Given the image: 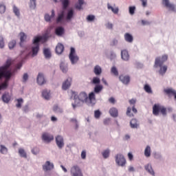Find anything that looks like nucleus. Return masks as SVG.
Segmentation results:
<instances>
[{"instance_id":"052dcab7","label":"nucleus","mask_w":176,"mask_h":176,"mask_svg":"<svg viewBox=\"0 0 176 176\" xmlns=\"http://www.w3.org/2000/svg\"><path fill=\"white\" fill-rule=\"evenodd\" d=\"M142 25H149L151 23L148 21L142 20Z\"/></svg>"},{"instance_id":"69168bd1","label":"nucleus","mask_w":176,"mask_h":176,"mask_svg":"<svg viewBox=\"0 0 176 176\" xmlns=\"http://www.w3.org/2000/svg\"><path fill=\"white\" fill-rule=\"evenodd\" d=\"M60 69L63 72V74H65L67 71H68V68L67 67H60Z\"/></svg>"},{"instance_id":"13d9d810","label":"nucleus","mask_w":176,"mask_h":176,"mask_svg":"<svg viewBox=\"0 0 176 176\" xmlns=\"http://www.w3.org/2000/svg\"><path fill=\"white\" fill-rule=\"evenodd\" d=\"M142 2V5L143 8H146V5L148 3V0H140Z\"/></svg>"},{"instance_id":"412c9836","label":"nucleus","mask_w":176,"mask_h":176,"mask_svg":"<svg viewBox=\"0 0 176 176\" xmlns=\"http://www.w3.org/2000/svg\"><path fill=\"white\" fill-rule=\"evenodd\" d=\"M109 113L111 116H113V118H118V109L115 107H112L109 110Z\"/></svg>"},{"instance_id":"473e14b6","label":"nucleus","mask_w":176,"mask_h":176,"mask_svg":"<svg viewBox=\"0 0 176 176\" xmlns=\"http://www.w3.org/2000/svg\"><path fill=\"white\" fill-rule=\"evenodd\" d=\"M13 64H14V60L8 58L6 62V65L4 67H10V65H13Z\"/></svg>"},{"instance_id":"680f3d73","label":"nucleus","mask_w":176,"mask_h":176,"mask_svg":"<svg viewBox=\"0 0 176 176\" xmlns=\"http://www.w3.org/2000/svg\"><path fill=\"white\" fill-rule=\"evenodd\" d=\"M109 102H110L111 104H115V102H116V100L114 99L113 97H111L109 98Z\"/></svg>"},{"instance_id":"a878e982","label":"nucleus","mask_w":176,"mask_h":176,"mask_svg":"<svg viewBox=\"0 0 176 176\" xmlns=\"http://www.w3.org/2000/svg\"><path fill=\"white\" fill-rule=\"evenodd\" d=\"M54 16H55L54 10H52L51 16L47 14H46L45 15V21H48V22L50 21V20H52V19H53V17H54Z\"/></svg>"},{"instance_id":"5fc2aeb1","label":"nucleus","mask_w":176,"mask_h":176,"mask_svg":"<svg viewBox=\"0 0 176 176\" xmlns=\"http://www.w3.org/2000/svg\"><path fill=\"white\" fill-rule=\"evenodd\" d=\"M135 12V6H130L129 7L130 14H134Z\"/></svg>"},{"instance_id":"2f4dec72","label":"nucleus","mask_w":176,"mask_h":176,"mask_svg":"<svg viewBox=\"0 0 176 176\" xmlns=\"http://www.w3.org/2000/svg\"><path fill=\"white\" fill-rule=\"evenodd\" d=\"M16 101L17 102V103L16 104V108H21V104H23V102H24V100H23V98H21L16 99Z\"/></svg>"},{"instance_id":"6ab92c4d","label":"nucleus","mask_w":176,"mask_h":176,"mask_svg":"<svg viewBox=\"0 0 176 176\" xmlns=\"http://www.w3.org/2000/svg\"><path fill=\"white\" fill-rule=\"evenodd\" d=\"M64 28L63 27H58L56 28L55 30V34L56 35H57V36H62L63 35H64Z\"/></svg>"},{"instance_id":"ea45409f","label":"nucleus","mask_w":176,"mask_h":176,"mask_svg":"<svg viewBox=\"0 0 176 176\" xmlns=\"http://www.w3.org/2000/svg\"><path fill=\"white\" fill-rule=\"evenodd\" d=\"M6 12V6L3 4H0V13L1 14H3Z\"/></svg>"},{"instance_id":"4c0bfd02","label":"nucleus","mask_w":176,"mask_h":176,"mask_svg":"<svg viewBox=\"0 0 176 176\" xmlns=\"http://www.w3.org/2000/svg\"><path fill=\"white\" fill-rule=\"evenodd\" d=\"M13 12L14 14L17 16V17H20V10H19L16 6H13Z\"/></svg>"},{"instance_id":"39448f33","label":"nucleus","mask_w":176,"mask_h":176,"mask_svg":"<svg viewBox=\"0 0 176 176\" xmlns=\"http://www.w3.org/2000/svg\"><path fill=\"white\" fill-rule=\"evenodd\" d=\"M69 58L72 64H76V63L79 61V56H78V55L76 54V51L75 50V48L74 47L70 48Z\"/></svg>"},{"instance_id":"7c9ffc66","label":"nucleus","mask_w":176,"mask_h":176,"mask_svg":"<svg viewBox=\"0 0 176 176\" xmlns=\"http://www.w3.org/2000/svg\"><path fill=\"white\" fill-rule=\"evenodd\" d=\"M42 96L45 100H49L50 98V92L44 90L42 93Z\"/></svg>"},{"instance_id":"f8f14e48","label":"nucleus","mask_w":176,"mask_h":176,"mask_svg":"<svg viewBox=\"0 0 176 176\" xmlns=\"http://www.w3.org/2000/svg\"><path fill=\"white\" fill-rule=\"evenodd\" d=\"M164 93L168 96V97L174 96V98L176 101V91L173 89L168 88L164 90Z\"/></svg>"},{"instance_id":"f257e3e1","label":"nucleus","mask_w":176,"mask_h":176,"mask_svg":"<svg viewBox=\"0 0 176 176\" xmlns=\"http://www.w3.org/2000/svg\"><path fill=\"white\" fill-rule=\"evenodd\" d=\"M8 67H0V79L5 78V80L0 85V90H6L9 86V80L12 78V72L8 70Z\"/></svg>"},{"instance_id":"e433bc0d","label":"nucleus","mask_w":176,"mask_h":176,"mask_svg":"<svg viewBox=\"0 0 176 176\" xmlns=\"http://www.w3.org/2000/svg\"><path fill=\"white\" fill-rule=\"evenodd\" d=\"M102 155L104 157V159H107V157H109V149L104 150Z\"/></svg>"},{"instance_id":"58836bf2","label":"nucleus","mask_w":176,"mask_h":176,"mask_svg":"<svg viewBox=\"0 0 176 176\" xmlns=\"http://www.w3.org/2000/svg\"><path fill=\"white\" fill-rule=\"evenodd\" d=\"M36 0H30V9H35L36 8Z\"/></svg>"},{"instance_id":"f03ea898","label":"nucleus","mask_w":176,"mask_h":176,"mask_svg":"<svg viewBox=\"0 0 176 176\" xmlns=\"http://www.w3.org/2000/svg\"><path fill=\"white\" fill-rule=\"evenodd\" d=\"M75 104H72V107L74 109L76 108V107H80V104H86L89 100V96L86 94V92L82 91L80 93L78 96H74Z\"/></svg>"},{"instance_id":"4468645a","label":"nucleus","mask_w":176,"mask_h":176,"mask_svg":"<svg viewBox=\"0 0 176 176\" xmlns=\"http://www.w3.org/2000/svg\"><path fill=\"white\" fill-rule=\"evenodd\" d=\"M72 82V78H68L62 85L63 90H67L71 87V82Z\"/></svg>"},{"instance_id":"9b49d317","label":"nucleus","mask_w":176,"mask_h":176,"mask_svg":"<svg viewBox=\"0 0 176 176\" xmlns=\"http://www.w3.org/2000/svg\"><path fill=\"white\" fill-rule=\"evenodd\" d=\"M56 145L61 149L64 146V138L61 135H58L56 138Z\"/></svg>"},{"instance_id":"864d4df0","label":"nucleus","mask_w":176,"mask_h":176,"mask_svg":"<svg viewBox=\"0 0 176 176\" xmlns=\"http://www.w3.org/2000/svg\"><path fill=\"white\" fill-rule=\"evenodd\" d=\"M94 73L96 74V75H100V74H101V68L97 67H95Z\"/></svg>"},{"instance_id":"f704fd0d","label":"nucleus","mask_w":176,"mask_h":176,"mask_svg":"<svg viewBox=\"0 0 176 176\" xmlns=\"http://www.w3.org/2000/svg\"><path fill=\"white\" fill-rule=\"evenodd\" d=\"M63 19H64V11L58 14V16L56 19V23H61V21H63Z\"/></svg>"},{"instance_id":"8fccbe9b","label":"nucleus","mask_w":176,"mask_h":176,"mask_svg":"<svg viewBox=\"0 0 176 176\" xmlns=\"http://www.w3.org/2000/svg\"><path fill=\"white\" fill-rule=\"evenodd\" d=\"M94 116L96 119H100V116H101V112L99 110L95 111Z\"/></svg>"},{"instance_id":"e2e57ef3","label":"nucleus","mask_w":176,"mask_h":176,"mask_svg":"<svg viewBox=\"0 0 176 176\" xmlns=\"http://www.w3.org/2000/svg\"><path fill=\"white\" fill-rule=\"evenodd\" d=\"M96 16L94 15H89V21H94Z\"/></svg>"},{"instance_id":"ddd939ff","label":"nucleus","mask_w":176,"mask_h":176,"mask_svg":"<svg viewBox=\"0 0 176 176\" xmlns=\"http://www.w3.org/2000/svg\"><path fill=\"white\" fill-rule=\"evenodd\" d=\"M42 140H43V141H45V142H50V141H53L54 140V138L53 137V135L45 133L42 135Z\"/></svg>"},{"instance_id":"6e6552de","label":"nucleus","mask_w":176,"mask_h":176,"mask_svg":"<svg viewBox=\"0 0 176 176\" xmlns=\"http://www.w3.org/2000/svg\"><path fill=\"white\" fill-rule=\"evenodd\" d=\"M70 173L72 176H83L80 168H79L77 165H74L71 168Z\"/></svg>"},{"instance_id":"cd10ccee","label":"nucleus","mask_w":176,"mask_h":176,"mask_svg":"<svg viewBox=\"0 0 176 176\" xmlns=\"http://www.w3.org/2000/svg\"><path fill=\"white\" fill-rule=\"evenodd\" d=\"M107 8L109 10H111L113 13H114L115 14H118V13H119V8H113L112 7L111 5L108 4L107 5Z\"/></svg>"},{"instance_id":"aec40b11","label":"nucleus","mask_w":176,"mask_h":176,"mask_svg":"<svg viewBox=\"0 0 176 176\" xmlns=\"http://www.w3.org/2000/svg\"><path fill=\"white\" fill-rule=\"evenodd\" d=\"M89 104L91 105H94V104H96V94H94V92H91L89 94Z\"/></svg>"},{"instance_id":"72a5a7b5","label":"nucleus","mask_w":176,"mask_h":176,"mask_svg":"<svg viewBox=\"0 0 176 176\" xmlns=\"http://www.w3.org/2000/svg\"><path fill=\"white\" fill-rule=\"evenodd\" d=\"M16 40H12L9 43H8V47L10 50H12V49H14V47L16 46Z\"/></svg>"},{"instance_id":"f3484780","label":"nucleus","mask_w":176,"mask_h":176,"mask_svg":"<svg viewBox=\"0 0 176 176\" xmlns=\"http://www.w3.org/2000/svg\"><path fill=\"white\" fill-rule=\"evenodd\" d=\"M121 58L124 61H129V59L130 58V55H129V52L126 50L121 51Z\"/></svg>"},{"instance_id":"5701e85b","label":"nucleus","mask_w":176,"mask_h":176,"mask_svg":"<svg viewBox=\"0 0 176 176\" xmlns=\"http://www.w3.org/2000/svg\"><path fill=\"white\" fill-rule=\"evenodd\" d=\"M145 170L149 173L151 175H155V171H153V169L152 168V165L147 164L145 166Z\"/></svg>"},{"instance_id":"c9c22d12","label":"nucleus","mask_w":176,"mask_h":176,"mask_svg":"<svg viewBox=\"0 0 176 176\" xmlns=\"http://www.w3.org/2000/svg\"><path fill=\"white\" fill-rule=\"evenodd\" d=\"M85 3V1L83 0H78V3L76 5V9H78V10H80L82 9V6Z\"/></svg>"},{"instance_id":"423d86ee","label":"nucleus","mask_w":176,"mask_h":176,"mask_svg":"<svg viewBox=\"0 0 176 176\" xmlns=\"http://www.w3.org/2000/svg\"><path fill=\"white\" fill-rule=\"evenodd\" d=\"M116 163L118 166L124 167V166H126V159L124 158V156L122 154H118L116 156Z\"/></svg>"},{"instance_id":"c756f323","label":"nucleus","mask_w":176,"mask_h":176,"mask_svg":"<svg viewBox=\"0 0 176 176\" xmlns=\"http://www.w3.org/2000/svg\"><path fill=\"white\" fill-rule=\"evenodd\" d=\"M19 153L21 157H24L25 159H26V157H27V153H25V151H24V149L19 148Z\"/></svg>"},{"instance_id":"338daca9","label":"nucleus","mask_w":176,"mask_h":176,"mask_svg":"<svg viewBox=\"0 0 176 176\" xmlns=\"http://www.w3.org/2000/svg\"><path fill=\"white\" fill-rule=\"evenodd\" d=\"M81 157H82V159H86V151H82Z\"/></svg>"},{"instance_id":"1a4fd4ad","label":"nucleus","mask_w":176,"mask_h":176,"mask_svg":"<svg viewBox=\"0 0 176 176\" xmlns=\"http://www.w3.org/2000/svg\"><path fill=\"white\" fill-rule=\"evenodd\" d=\"M119 80L123 85H129L130 83V76L120 75Z\"/></svg>"},{"instance_id":"c85d7f7f","label":"nucleus","mask_w":176,"mask_h":176,"mask_svg":"<svg viewBox=\"0 0 176 176\" xmlns=\"http://www.w3.org/2000/svg\"><path fill=\"white\" fill-rule=\"evenodd\" d=\"M144 155L146 157H151V146H147L144 150Z\"/></svg>"},{"instance_id":"774afa93","label":"nucleus","mask_w":176,"mask_h":176,"mask_svg":"<svg viewBox=\"0 0 176 176\" xmlns=\"http://www.w3.org/2000/svg\"><path fill=\"white\" fill-rule=\"evenodd\" d=\"M129 104H130L131 105H133V107H134V105H135V100H134V99L130 100H129Z\"/></svg>"},{"instance_id":"a211bd4d","label":"nucleus","mask_w":176,"mask_h":176,"mask_svg":"<svg viewBox=\"0 0 176 176\" xmlns=\"http://www.w3.org/2000/svg\"><path fill=\"white\" fill-rule=\"evenodd\" d=\"M20 36V43L19 45L21 47L23 46V43H24V42H25V41L27 40V34L24 32H21L19 34Z\"/></svg>"},{"instance_id":"a19ab883","label":"nucleus","mask_w":176,"mask_h":176,"mask_svg":"<svg viewBox=\"0 0 176 176\" xmlns=\"http://www.w3.org/2000/svg\"><path fill=\"white\" fill-rule=\"evenodd\" d=\"M101 80L98 77H94L92 80L93 85H100Z\"/></svg>"},{"instance_id":"c03bdc74","label":"nucleus","mask_w":176,"mask_h":176,"mask_svg":"<svg viewBox=\"0 0 176 176\" xmlns=\"http://www.w3.org/2000/svg\"><path fill=\"white\" fill-rule=\"evenodd\" d=\"M111 74L114 75V76H119V72H118V69L116 67L111 68Z\"/></svg>"},{"instance_id":"de8ad7c7","label":"nucleus","mask_w":176,"mask_h":176,"mask_svg":"<svg viewBox=\"0 0 176 176\" xmlns=\"http://www.w3.org/2000/svg\"><path fill=\"white\" fill-rule=\"evenodd\" d=\"M0 147H1V150H0L1 153H3V154L8 153V148L5 147V146L1 145Z\"/></svg>"},{"instance_id":"9d476101","label":"nucleus","mask_w":176,"mask_h":176,"mask_svg":"<svg viewBox=\"0 0 176 176\" xmlns=\"http://www.w3.org/2000/svg\"><path fill=\"white\" fill-rule=\"evenodd\" d=\"M53 168H54V165L49 161H47L43 166V170L44 171H50V170H53Z\"/></svg>"},{"instance_id":"2eb2a0df","label":"nucleus","mask_w":176,"mask_h":176,"mask_svg":"<svg viewBox=\"0 0 176 176\" xmlns=\"http://www.w3.org/2000/svg\"><path fill=\"white\" fill-rule=\"evenodd\" d=\"M37 83L40 86H42V85H45V83H46V80H45V76L42 73H39L37 76Z\"/></svg>"},{"instance_id":"0e129e2a","label":"nucleus","mask_w":176,"mask_h":176,"mask_svg":"<svg viewBox=\"0 0 176 176\" xmlns=\"http://www.w3.org/2000/svg\"><path fill=\"white\" fill-rule=\"evenodd\" d=\"M71 122H72L73 123H74L76 124V129H78V120H76V119L75 118H72L71 120Z\"/></svg>"},{"instance_id":"49530a36","label":"nucleus","mask_w":176,"mask_h":176,"mask_svg":"<svg viewBox=\"0 0 176 176\" xmlns=\"http://www.w3.org/2000/svg\"><path fill=\"white\" fill-rule=\"evenodd\" d=\"M5 47V41L3 37L0 35V49H3Z\"/></svg>"},{"instance_id":"4d7b16f0","label":"nucleus","mask_w":176,"mask_h":176,"mask_svg":"<svg viewBox=\"0 0 176 176\" xmlns=\"http://www.w3.org/2000/svg\"><path fill=\"white\" fill-rule=\"evenodd\" d=\"M106 28H108V30H112L113 28V24L111 23H107L106 24Z\"/></svg>"},{"instance_id":"0eeeda50","label":"nucleus","mask_w":176,"mask_h":176,"mask_svg":"<svg viewBox=\"0 0 176 176\" xmlns=\"http://www.w3.org/2000/svg\"><path fill=\"white\" fill-rule=\"evenodd\" d=\"M167 58H168L167 55H163L162 57H157L155 61V67H163V63L167 61Z\"/></svg>"},{"instance_id":"20e7f679","label":"nucleus","mask_w":176,"mask_h":176,"mask_svg":"<svg viewBox=\"0 0 176 176\" xmlns=\"http://www.w3.org/2000/svg\"><path fill=\"white\" fill-rule=\"evenodd\" d=\"M42 41V36L35 37L33 41L34 45L32 48V57H35L38 54V52H39V43Z\"/></svg>"},{"instance_id":"4be33fe9","label":"nucleus","mask_w":176,"mask_h":176,"mask_svg":"<svg viewBox=\"0 0 176 176\" xmlns=\"http://www.w3.org/2000/svg\"><path fill=\"white\" fill-rule=\"evenodd\" d=\"M124 39H125L126 42H129V43H133V41H134L133 36L131 34H130L129 33H126L124 34Z\"/></svg>"},{"instance_id":"603ef678","label":"nucleus","mask_w":176,"mask_h":176,"mask_svg":"<svg viewBox=\"0 0 176 176\" xmlns=\"http://www.w3.org/2000/svg\"><path fill=\"white\" fill-rule=\"evenodd\" d=\"M126 115H127V116H129L130 118L134 116V115L131 114V107L127 108Z\"/></svg>"},{"instance_id":"bb28decb","label":"nucleus","mask_w":176,"mask_h":176,"mask_svg":"<svg viewBox=\"0 0 176 176\" xmlns=\"http://www.w3.org/2000/svg\"><path fill=\"white\" fill-rule=\"evenodd\" d=\"M43 54L45 58H50V57H52V52H50V50L47 48L44 49Z\"/></svg>"},{"instance_id":"7ed1b4c3","label":"nucleus","mask_w":176,"mask_h":176,"mask_svg":"<svg viewBox=\"0 0 176 176\" xmlns=\"http://www.w3.org/2000/svg\"><path fill=\"white\" fill-rule=\"evenodd\" d=\"M159 113H162L163 116H166L167 115V109L159 104H155L153 107V114L155 116H159Z\"/></svg>"},{"instance_id":"6e6d98bb","label":"nucleus","mask_w":176,"mask_h":176,"mask_svg":"<svg viewBox=\"0 0 176 176\" xmlns=\"http://www.w3.org/2000/svg\"><path fill=\"white\" fill-rule=\"evenodd\" d=\"M53 111H54V112H61V109L57 105L54 106Z\"/></svg>"},{"instance_id":"a18cd8bd","label":"nucleus","mask_w":176,"mask_h":176,"mask_svg":"<svg viewBox=\"0 0 176 176\" xmlns=\"http://www.w3.org/2000/svg\"><path fill=\"white\" fill-rule=\"evenodd\" d=\"M62 5L63 6V9H67V8H68V5H69V0L62 1Z\"/></svg>"},{"instance_id":"37998d69","label":"nucleus","mask_w":176,"mask_h":176,"mask_svg":"<svg viewBox=\"0 0 176 176\" xmlns=\"http://www.w3.org/2000/svg\"><path fill=\"white\" fill-rule=\"evenodd\" d=\"M101 90H102V85H96L94 88V92L97 94L100 93Z\"/></svg>"},{"instance_id":"09e8293b","label":"nucleus","mask_w":176,"mask_h":176,"mask_svg":"<svg viewBox=\"0 0 176 176\" xmlns=\"http://www.w3.org/2000/svg\"><path fill=\"white\" fill-rule=\"evenodd\" d=\"M166 71H167V67H160V69L159 70V73L160 75H164Z\"/></svg>"},{"instance_id":"bf43d9fd","label":"nucleus","mask_w":176,"mask_h":176,"mask_svg":"<svg viewBox=\"0 0 176 176\" xmlns=\"http://www.w3.org/2000/svg\"><path fill=\"white\" fill-rule=\"evenodd\" d=\"M23 82H27V80H28V74L27 73H25L23 74Z\"/></svg>"},{"instance_id":"dca6fc26","label":"nucleus","mask_w":176,"mask_h":176,"mask_svg":"<svg viewBox=\"0 0 176 176\" xmlns=\"http://www.w3.org/2000/svg\"><path fill=\"white\" fill-rule=\"evenodd\" d=\"M55 52L56 54H63L64 52V45L61 43H58L56 47Z\"/></svg>"},{"instance_id":"393cba45","label":"nucleus","mask_w":176,"mask_h":176,"mask_svg":"<svg viewBox=\"0 0 176 176\" xmlns=\"http://www.w3.org/2000/svg\"><path fill=\"white\" fill-rule=\"evenodd\" d=\"M131 129H137L138 127V122L136 119H132L130 122Z\"/></svg>"},{"instance_id":"79ce46f5","label":"nucleus","mask_w":176,"mask_h":176,"mask_svg":"<svg viewBox=\"0 0 176 176\" xmlns=\"http://www.w3.org/2000/svg\"><path fill=\"white\" fill-rule=\"evenodd\" d=\"M72 17H74V10H70L67 13V19L71 20V19H72Z\"/></svg>"},{"instance_id":"3c124183","label":"nucleus","mask_w":176,"mask_h":176,"mask_svg":"<svg viewBox=\"0 0 176 176\" xmlns=\"http://www.w3.org/2000/svg\"><path fill=\"white\" fill-rule=\"evenodd\" d=\"M144 90L146 93H152V89H151V87L148 85H144Z\"/></svg>"},{"instance_id":"b1692460","label":"nucleus","mask_w":176,"mask_h":176,"mask_svg":"<svg viewBox=\"0 0 176 176\" xmlns=\"http://www.w3.org/2000/svg\"><path fill=\"white\" fill-rule=\"evenodd\" d=\"M10 95L9 94H4L2 96V100L3 101V102H6V104H8L9 101H10Z\"/></svg>"}]
</instances>
